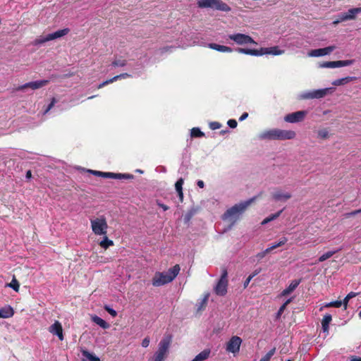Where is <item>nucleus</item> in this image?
Listing matches in <instances>:
<instances>
[{
	"label": "nucleus",
	"instance_id": "49",
	"mask_svg": "<svg viewBox=\"0 0 361 361\" xmlns=\"http://www.w3.org/2000/svg\"><path fill=\"white\" fill-rule=\"evenodd\" d=\"M228 125L231 128H235L237 126V121L234 119H230L228 121Z\"/></svg>",
	"mask_w": 361,
	"mask_h": 361
},
{
	"label": "nucleus",
	"instance_id": "54",
	"mask_svg": "<svg viewBox=\"0 0 361 361\" xmlns=\"http://www.w3.org/2000/svg\"><path fill=\"white\" fill-rule=\"evenodd\" d=\"M55 102H56L55 99H53L51 104L49 105L48 108L46 109L45 114L47 113L51 109V108L54 106Z\"/></svg>",
	"mask_w": 361,
	"mask_h": 361
},
{
	"label": "nucleus",
	"instance_id": "17",
	"mask_svg": "<svg viewBox=\"0 0 361 361\" xmlns=\"http://www.w3.org/2000/svg\"><path fill=\"white\" fill-rule=\"evenodd\" d=\"M14 314V310L10 305H6L0 309V318L7 319L12 317Z\"/></svg>",
	"mask_w": 361,
	"mask_h": 361
},
{
	"label": "nucleus",
	"instance_id": "53",
	"mask_svg": "<svg viewBox=\"0 0 361 361\" xmlns=\"http://www.w3.org/2000/svg\"><path fill=\"white\" fill-rule=\"evenodd\" d=\"M211 128L213 130L218 129L220 128V124L217 122H214L211 123Z\"/></svg>",
	"mask_w": 361,
	"mask_h": 361
},
{
	"label": "nucleus",
	"instance_id": "34",
	"mask_svg": "<svg viewBox=\"0 0 361 361\" xmlns=\"http://www.w3.org/2000/svg\"><path fill=\"white\" fill-rule=\"evenodd\" d=\"M336 252V251L326 252L319 257L318 261L319 262H322L331 258Z\"/></svg>",
	"mask_w": 361,
	"mask_h": 361
},
{
	"label": "nucleus",
	"instance_id": "28",
	"mask_svg": "<svg viewBox=\"0 0 361 361\" xmlns=\"http://www.w3.org/2000/svg\"><path fill=\"white\" fill-rule=\"evenodd\" d=\"M216 0H199L197 6L199 8H214Z\"/></svg>",
	"mask_w": 361,
	"mask_h": 361
},
{
	"label": "nucleus",
	"instance_id": "46",
	"mask_svg": "<svg viewBox=\"0 0 361 361\" xmlns=\"http://www.w3.org/2000/svg\"><path fill=\"white\" fill-rule=\"evenodd\" d=\"M104 309L105 310L109 313L113 317H115L116 315H117V312L116 310H114V309L111 308L108 305H105L104 306Z\"/></svg>",
	"mask_w": 361,
	"mask_h": 361
},
{
	"label": "nucleus",
	"instance_id": "63",
	"mask_svg": "<svg viewBox=\"0 0 361 361\" xmlns=\"http://www.w3.org/2000/svg\"><path fill=\"white\" fill-rule=\"evenodd\" d=\"M324 308H326L325 307H324V305L319 308V310L320 311H322L324 310Z\"/></svg>",
	"mask_w": 361,
	"mask_h": 361
},
{
	"label": "nucleus",
	"instance_id": "55",
	"mask_svg": "<svg viewBox=\"0 0 361 361\" xmlns=\"http://www.w3.org/2000/svg\"><path fill=\"white\" fill-rule=\"evenodd\" d=\"M350 361H361V357L357 356H350Z\"/></svg>",
	"mask_w": 361,
	"mask_h": 361
},
{
	"label": "nucleus",
	"instance_id": "19",
	"mask_svg": "<svg viewBox=\"0 0 361 361\" xmlns=\"http://www.w3.org/2000/svg\"><path fill=\"white\" fill-rule=\"evenodd\" d=\"M211 355V350L206 348L198 353L191 361H205Z\"/></svg>",
	"mask_w": 361,
	"mask_h": 361
},
{
	"label": "nucleus",
	"instance_id": "16",
	"mask_svg": "<svg viewBox=\"0 0 361 361\" xmlns=\"http://www.w3.org/2000/svg\"><path fill=\"white\" fill-rule=\"evenodd\" d=\"M326 92H309L300 96L302 99H321L326 96Z\"/></svg>",
	"mask_w": 361,
	"mask_h": 361
},
{
	"label": "nucleus",
	"instance_id": "14",
	"mask_svg": "<svg viewBox=\"0 0 361 361\" xmlns=\"http://www.w3.org/2000/svg\"><path fill=\"white\" fill-rule=\"evenodd\" d=\"M49 331L51 334L58 336L60 341L64 339L62 325L59 321H55L54 323L49 327Z\"/></svg>",
	"mask_w": 361,
	"mask_h": 361
},
{
	"label": "nucleus",
	"instance_id": "62",
	"mask_svg": "<svg viewBox=\"0 0 361 361\" xmlns=\"http://www.w3.org/2000/svg\"><path fill=\"white\" fill-rule=\"evenodd\" d=\"M332 88H323V89H319L318 90H325V91H327V90H331Z\"/></svg>",
	"mask_w": 361,
	"mask_h": 361
},
{
	"label": "nucleus",
	"instance_id": "33",
	"mask_svg": "<svg viewBox=\"0 0 361 361\" xmlns=\"http://www.w3.org/2000/svg\"><path fill=\"white\" fill-rule=\"evenodd\" d=\"M126 75H128V74H121L119 75H116L111 79L107 80L106 81L102 82V83H99L98 85H97V88L100 89L102 88L105 85L109 84L113 82L114 81L116 80L119 78H124Z\"/></svg>",
	"mask_w": 361,
	"mask_h": 361
},
{
	"label": "nucleus",
	"instance_id": "50",
	"mask_svg": "<svg viewBox=\"0 0 361 361\" xmlns=\"http://www.w3.org/2000/svg\"><path fill=\"white\" fill-rule=\"evenodd\" d=\"M208 298H209V294H207L204 296V299L202 300L201 307L198 309L199 310H201L202 308H204L206 306L207 300H208Z\"/></svg>",
	"mask_w": 361,
	"mask_h": 361
},
{
	"label": "nucleus",
	"instance_id": "40",
	"mask_svg": "<svg viewBox=\"0 0 361 361\" xmlns=\"http://www.w3.org/2000/svg\"><path fill=\"white\" fill-rule=\"evenodd\" d=\"M275 353V348L271 349L269 350L264 357H262L259 361H269L271 357Z\"/></svg>",
	"mask_w": 361,
	"mask_h": 361
},
{
	"label": "nucleus",
	"instance_id": "39",
	"mask_svg": "<svg viewBox=\"0 0 361 361\" xmlns=\"http://www.w3.org/2000/svg\"><path fill=\"white\" fill-rule=\"evenodd\" d=\"M341 305H342V301L336 300V301L325 303L324 305V307H340Z\"/></svg>",
	"mask_w": 361,
	"mask_h": 361
},
{
	"label": "nucleus",
	"instance_id": "8",
	"mask_svg": "<svg viewBox=\"0 0 361 361\" xmlns=\"http://www.w3.org/2000/svg\"><path fill=\"white\" fill-rule=\"evenodd\" d=\"M227 276V271L224 270L220 279L219 280V281L217 282L216 285L214 288V293L216 295L224 296L226 294L228 287Z\"/></svg>",
	"mask_w": 361,
	"mask_h": 361
},
{
	"label": "nucleus",
	"instance_id": "45",
	"mask_svg": "<svg viewBox=\"0 0 361 361\" xmlns=\"http://www.w3.org/2000/svg\"><path fill=\"white\" fill-rule=\"evenodd\" d=\"M271 251L270 250H269V247H267L266 250H264V251L262 252H260L259 253L257 254L256 255V257L258 259H263L268 253H269Z\"/></svg>",
	"mask_w": 361,
	"mask_h": 361
},
{
	"label": "nucleus",
	"instance_id": "31",
	"mask_svg": "<svg viewBox=\"0 0 361 361\" xmlns=\"http://www.w3.org/2000/svg\"><path fill=\"white\" fill-rule=\"evenodd\" d=\"M354 79H355V78H354V77H345L343 78L337 79L332 82V85H336V86L344 85Z\"/></svg>",
	"mask_w": 361,
	"mask_h": 361
},
{
	"label": "nucleus",
	"instance_id": "22",
	"mask_svg": "<svg viewBox=\"0 0 361 361\" xmlns=\"http://www.w3.org/2000/svg\"><path fill=\"white\" fill-rule=\"evenodd\" d=\"M218 11L228 12L231 10V7L221 0H216L214 8Z\"/></svg>",
	"mask_w": 361,
	"mask_h": 361
},
{
	"label": "nucleus",
	"instance_id": "58",
	"mask_svg": "<svg viewBox=\"0 0 361 361\" xmlns=\"http://www.w3.org/2000/svg\"><path fill=\"white\" fill-rule=\"evenodd\" d=\"M270 222V219H269L267 217L265 218L262 221V225H264L267 223Z\"/></svg>",
	"mask_w": 361,
	"mask_h": 361
},
{
	"label": "nucleus",
	"instance_id": "9",
	"mask_svg": "<svg viewBox=\"0 0 361 361\" xmlns=\"http://www.w3.org/2000/svg\"><path fill=\"white\" fill-rule=\"evenodd\" d=\"M173 336L171 334L164 335V336L161 338L160 342L158 344V349L156 353L164 356L167 357L169 348L172 343Z\"/></svg>",
	"mask_w": 361,
	"mask_h": 361
},
{
	"label": "nucleus",
	"instance_id": "1",
	"mask_svg": "<svg viewBox=\"0 0 361 361\" xmlns=\"http://www.w3.org/2000/svg\"><path fill=\"white\" fill-rule=\"evenodd\" d=\"M180 271V266L176 264L167 271H157L152 278V284L155 287H159L169 283L176 279Z\"/></svg>",
	"mask_w": 361,
	"mask_h": 361
},
{
	"label": "nucleus",
	"instance_id": "13",
	"mask_svg": "<svg viewBox=\"0 0 361 361\" xmlns=\"http://www.w3.org/2000/svg\"><path fill=\"white\" fill-rule=\"evenodd\" d=\"M49 82L47 80H37V81H33L27 82L20 87H18L16 90H23L25 89L30 88L33 90L39 89L44 85H46Z\"/></svg>",
	"mask_w": 361,
	"mask_h": 361
},
{
	"label": "nucleus",
	"instance_id": "43",
	"mask_svg": "<svg viewBox=\"0 0 361 361\" xmlns=\"http://www.w3.org/2000/svg\"><path fill=\"white\" fill-rule=\"evenodd\" d=\"M318 137L321 139H326L329 137V131L326 129H321L317 133Z\"/></svg>",
	"mask_w": 361,
	"mask_h": 361
},
{
	"label": "nucleus",
	"instance_id": "6",
	"mask_svg": "<svg viewBox=\"0 0 361 361\" xmlns=\"http://www.w3.org/2000/svg\"><path fill=\"white\" fill-rule=\"evenodd\" d=\"M255 200V197L251 198L245 202L237 204L227 210L224 214V218L233 216L243 212L245 209Z\"/></svg>",
	"mask_w": 361,
	"mask_h": 361
},
{
	"label": "nucleus",
	"instance_id": "29",
	"mask_svg": "<svg viewBox=\"0 0 361 361\" xmlns=\"http://www.w3.org/2000/svg\"><path fill=\"white\" fill-rule=\"evenodd\" d=\"M361 13V7L350 8L346 12L349 20H354L357 14Z\"/></svg>",
	"mask_w": 361,
	"mask_h": 361
},
{
	"label": "nucleus",
	"instance_id": "36",
	"mask_svg": "<svg viewBox=\"0 0 361 361\" xmlns=\"http://www.w3.org/2000/svg\"><path fill=\"white\" fill-rule=\"evenodd\" d=\"M126 63H127V61L122 58L116 59L112 62V65L115 67H116V66L123 67V66H126Z\"/></svg>",
	"mask_w": 361,
	"mask_h": 361
},
{
	"label": "nucleus",
	"instance_id": "59",
	"mask_svg": "<svg viewBox=\"0 0 361 361\" xmlns=\"http://www.w3.org/2000/svg\"><path fill=\"white\" fill-rule=\"evenodd\" d=\"M32 177V173L30 171H27V173H26V178H30Z\"/></svg>",
	"mask_w": 361,
	"mask_h": 361
},
{
	"label": "nucleus",
	"instance_id": "18",
	"mask_svg": "<svg viewBox=\"0 0 361 361\" xmlns=\"http://www.w3.org/2000/svg\"><path fill=\"white\" fill-rule=\"evenodd\" d=\"M300 280H293L291 281V283L289 284V286L284 289L281 293V296H286L289 294H290L300 284Z\"/></svg>",
	"mask_w": 361,
	"mask_h": 361
},
{
	"label": "nucleus",
	"instance_id": "2",
	"mask_svg": "<svg viewBox=\"0 0 361 361\" xmlns=\"http://www.w3.org/2000/svg\"><path fill=\"white\" fill-rule=\"evenodd\" d=\"M296 133L291 130L271 129L263 132L259 135V138L262 140H293L295 137Z\"/></svg>",
	"mask_w": 361,
	"mask_h": 361
},
{
	"label": "nucleus",
	"instance_id": "38",
	"mask_svg": "<svg viewBox=\"0 0 361 361\" xmlns=\"http://www.w3.org/2000/svg\"><path fill=\"white\" fill-rule=\"evenodd\" d=\"M191 137H198L204 135L203 133L198 128H193L190 132Z\"/></svg>",
	"mask_w": 361,
	"mask_h": 361
},
{
	"label": "nucleus",
	"instance_id": "57",
	"mask_svg": "<svg viewBox=\"0 0 361 361\" xmlns=\"http://www.w3.org/2000/svg\"><path fill=\"white\" fill-rule=\"evenodd\" d=\"M197 184L200 188H204V184L202 180H198Z\"/></svg>",
	"mask_w": 361,
	"mask_h": 361
},
{
	"label": "nucleus",
	"instance_id": "20",
	"mask_svg": "<svg viewBox=\"0 0 361 361\" xmlns=\"http://www.w3.org/2000/svg\"><path fill=\"white\" fill-rule=\"evenodd\" d=\"M90 318L94 323H95L96 324H97L104 329H107L110 326L109 324L105 320H104L103 319H102L101 317H98L96 314H92L90 316Z\"/></svg>",
	"mask_w": 361,
	"mask_h": 361
},
{
	"label": "nucleus",
	"instance_id": "25",
	"mask_svg": "<svg viewBox=\"0 0 361 361\" xmlns=\"http://www.w3.org/2000/svg\"><path fill=\"white\" fill-rule=\"evenodd\" d=\"M101 236H102V240L99 243L101 247L106 250L109 247L114 245V241L107 237V234L102 235Z\"/></svg>",
	"mask_w": 361,
	"mask_h": 361
},
{
	"label": "nucleus",
	"instance_id": "26",
	"mask_svg": "<svg viewBox=\"0 0 361 361\" xmlns=\"http://www.w3.org/2000/svg\"><path fill=\"white\" fill-rule=\"evenodd\" d=\"M332 320L331 315L329 314H326L324 316L322 320V327L324 332H329V326Z\"/></svg>",
	"mask_w": 361,
	"mask_h": 361
},
{
	"label": "nucleus",
	"instance_id": "7",
	"mask_svg": "<svg viewBox=\"0 0 361 361\" xmlns=\"http://www.w3.org/2000/svg\"><path fill=\"white\" fill-rule=\"evenodd\" d=\"M243 340L238 336H233L226 343V350L229 353H232L234 356L240 352Z\"/></svg>",
	"mask_w": 361,
	"mask_h": 361
},
{
	"label": "nucleus",
	"instance_id": "27",
	"mask_svg": "<svg viewBox=\"0 0 361 361\" xmlns=\"http://www.w3.org/2000/svg\"><path fill=\"white\" fill-rule=\"evenodd\" d=\"M209 47L221 52H231L232 49L229 47L217 44L215 43L209 44Z\"/></svg>",
	"mask_w": 361,
	"mask_h": 361
},
{
	"label": "nucleus",
	"instance_id": "30",
	"mask_svg": "<svg viewBox=\"0 0 361 361\" xmlns=\"http://www.w3.org/2000/svg\"><path fill=\"white\" fill-rule=\"evenodd\" d=\"M287 241H288V238L286 237H282L278 242L271 244L269 247V250H270V251H271L279 247L283 246L287 243Z\"/></svg>",
	"mask_w": 361,
	"mask_h": 361
},
{
	"label": "nucleus",
	"instance_id": "3",
	"mask_svg": "<svg viewBox=\"0 0 361 361\" xmlns=\"http://www.w3.org/2000/svg\"><path fill=\"white\" fill-rule=\"evenodd\" d=\"M90 226L92 233L96 235H106L108 232V223L104 215L90 219Z\"/></svg>",
	"mask_w": 361,
	"mask_h": 361
},
{
	"label": "nucleus",
	"instance_id": "61",
	"mask_svg": "<svg viewBox=\"0 0 361 361\" xmlns=\"http://www.w3.org/2000/svg\"><path fill=\"white\" fill-rule=\"evenodd\" d=\"M260 270H255L251 275H254L255 276L257 274L259 273Z\"/></svg>",
	"mask_w": 361,
	"mask_h": 361
},
{
	"label": "nucleus",
	"instance_id": "41",
	"mask_svg": "<svg viewBox=\"0 0 361 361\" xmlns=\"http://www.w3.org/2000/svg\"><path fill=\"white\" fill-rule=\"evenodd\" d=\"M292 301V298H290L287 300L279 308L278 312H277V317H279L281 314L284 312L285 309L286 308V306Z\"/></svg>",
	"mask_w": 361,
	"mask_h": 361
},
{
	"label": "nucleus",
	"instance_id": "11",
	"mask_svg": "<svg viewBox=\"0 0 361 361\" xmlns=\"http://www.w3.org/2000/svg\"><path fill=\"white\" fill-rule=\"evenodd\" d=\"M307 114V111H298L296 112L287 114L284 117V121L290 123H298L302 121L306 117Z\"/></svg>",
	"mask_w": 361,
	"mask_h": 361
},
{
	"label": "nucleus",
	"instance_id": "42",
	"mask_svg": "<svg viewBox=\"0 0 361 361\" xmlns=\"http://www.w3.org/2000/svg\"><path fill=\"white\" fill-rule=\"evenodd\" d=\"M166 357L155 352L153 357L148 361H164Z\"/></svg>",
	"mask_w": 361,
	"mask_h": 361
},
{
	"label": "nucleus",
	"instance_id": "10",
	"mask_svg": "<svg viewBox=\"0 0 361 361\" xmlns=\"http://www.w3.org/2000/svg\"><path fill=\"white\" fill-rule=\"evenodd\" d=\"M228 38L234 41L237 44L243 45L248 44H257V42L249 35L237 33L228 35Z\"/></svg>",
	"mask_w": 361,
	"mask_h": 361
},
{
	"label": "nucleus",
	"instance_id": "64",
	"mask_svg": "<svg viewBox=\"0 0 361 361\" xmlns=\"http://www.w3.org/2000/svg\"><path fill=\"white\" fill-rule=\"evenodd\" d=\"M359 317L361 318V311L359 312Z\"/></svg>",
	"mask_w": 361,
	"mask_h": 361
},
{
	"label": "nucleus",
	"instance_id": "32",
	"mask_svg": "<svg viewBox=\"0 0 361 361\" xmlns=\"http://www.w3.org/2000/svg\"><path fill=\"white\" fill-rule=\"evenodd\" d=\"M183 184V178H180L179 180H178L175 184L176 190L178 192V196L181 200H183V188H182Z\"/></svg>",
	"mask_w": 361,
	"mask_h": 361
},
{
	"label": "nucleus",
	"instance_id": "44",
	"mask_svg": "<svg viewBox=\"0 0 361 361\" xmlns=\"http://www.w3.org/2000/svg\"><path fill=\"white\" fill-rule=\"evenodd\" d=\"M348 20L349 19H348V17L347 16V14L345 13H343L338 16V18L336 20L334 21V24H338L341 22Z\"/></svg>",
	"mask_w": 361,
	"mask_h": 361
},
{
	"label": "nucleus",
	"instance_id": "56",
	"mask_svg": "<svg viewBox=\"0 0 361 361\" xmlns=\"http://www.w3.org/2000/svg\"><path fill=\"white\" fill-rule=\"evenodd\" d=\"M247 116H248V114H247V113H246V112H245V113H243V114L241 115V116L240 117L239 120H240V121H242L245 120V118H247Z\"/></svg>",
	"mask_w": 361,
	"mask_h": 361
},
{
	"label": "nucleus",
	"instance_id": "37",
	"mask_svg": "<svg viewBox=\"0 0 361 361\" xmlns=\"http://www.w3.org/2000/svg\"><path fill=\"white\" fill-rule=\"evenodd\" d=\"M8 286L10 288H13L15 291L18 292L20 284L16 278H13L11 282L9 284H8Z\"/></svg>",
	"mask_w": 361,
	"mask_h": 361
},
{
	"label": "nucleus",
	"instance_id": "52",
	"mask_svg": "<svg viewBox=\"0 0 361 361\" xmlns=\"http://www.w3.org/2000/svg\"><path fill=\"white\" fill-rule=\"evenodd\" d=\"M254 277V275H250L247 279L245 280V281L244 282V287L246 288L248 284L250 283V281L252 280V279Z\"/></svg>",
	"mask_w": 361,
	"mask_h": 361
},
{
	"label": "nucleus",
	"instance_id": "35",
	"mask_svg": "<svg viewBox=\"0 0 361 361\" xmlns=\"http://www.w3.org/2000/svg\"><path fill=\"white\" fill-rule=\"evenodd\" d=\"M357 295V293H355V292H350L346 296L345 298H344L343 301H342V305H344V307L345 309L347 308V306H348V303L349 302V300L355 297L356 295Z\"/></svg>",
	"mask_w": 361,
	"mask_h": 361
},
{
	"label": "nucleus",
	"instance_id": "4",
	"mask_svg": "<svg viewBox=\"0 0 361 361\" xmlns=\"http://www.w3.org/2000/svg\"><path fill=\"white\" fill-rule=\"evenodd\" d=\"M238 52L251 56H262L264 54L280 55L283 53V51L280 50L278 47L261 48L260 49H252L238 48Z\"/></svg>",
	"mask_w": 361,
	"mask_h": 361
},
{
	"label": "nucleus",
	"instance_id": "48",
	"mask_svg": "<svg viewBox=\"0 0 361 361\" xmlns=\"http://www.w3.org/2000/svg\"><path fill=\"white\" fill-rule=\"evenodd\" d=\"M282 211L283 210H281L276 214H271V216H268L267 218L269 219H270V221H271L277 219L280 216V214L282 213Z\"/></svg>",
	"mask_w": 361,
	"mask_h": 361
},
{
	"label": "nucleus",
	"instance_id": "47",
	"mask_svg": "<svg viewBox=\"0 0 361 361\" xmlns=\"http://www.w3.org/2000/svg\"><path fill=\"white\" fill-rule=\"evenodd\" d=\"M149 343H150V338L149 336H147L145 337L142 341V346L143 348H147L149 345Z\"/></svg>",
	"mask_w": 361,
	"mask_h": 361
},
{
	"label": "nucleus",
	"instance_id": "12",
	"mask_svg": "<svg viewBox=\"0 0 361 361\" xmlns=\"http://www.w3.org/2000/svg\"><path fill=\"white\" fill-rule=\"evenodd\" d=\"M353 60H344L336 61H325L319 65L321 68H334L343 66H350L353 63Z\"/></svg>",
	"mask_w": 361,
	"mask_h": 361
},
{
	"label": "nucleus",
	"instance_id": "23",
	"mask_svg": "<svg viewBox=\"0 0 361 361\" xmlns=\"http://www.w3.org/2000/svg\"><path fill=\"white\" fill-rule=\"evenodd\" d=\"M290 197L291 194L287 192L278 191L273 194V198L276 201L287 200Z\"/></svg>",
	"mask_w": 361,
	"mask_h": 361
},
{
	"label": "nucleus",
	"instance_id": "51",
	"mask_svg": "<svg viewBox=\"0 0 361 361\" xmlns=\"http://www.w3.org/2000/svg\"><path fill=\"white\" fill-rule=\"evenodd\" d=\"M361 213V209H357V210H354L348 214H347V216H355L358 214Z\"/></svg>",
	"mask_w": 361,
	"mask_h": 361
},
{
	"label": "nucleus",
	"instance_id": "15",
	"mask_svg": "<svg viewBox=\"0 0 361 361\" xmlns=\"http://www.w3.org/2000/svg\"><path fill=\"white\" fill-rule=\"evenodd\" d=\"M335 49L334 46H329L324 48L312 49L309 53V56L312 57H319L329 54Z\"/></svg>",
	"mask_w": 361,
	"mask_h": 361
},
{
	"label": "nucleus",
	"instance_id": "5",
	"mask_svg": "<svg viewBox=\"0 0 361 361\" xmlns=\"http://www.w3.org/2000/svg\"><path fill=\"white\" fill-rule=\"evenodd\" d=\"M69 31L70 30L68 28H64L62 30H59L53 33L48 34L44 37L40 36L33 41L32 44L34 46H39L47 42L54 40L66 35L69 32Z\"/></svg>",
	"mask_w": 361,
	"mask_h": 361
},
{
	"label": "nucleus",
	"instance_id": "24",
	"mask_svg": "<svg viewBox=\"0 0 361 361\" xmlns=\"http://www.w3.org/2000/svg\"><path fill=\"white\" fill-rule=\"evenodd\" d=\"M91 172L96 176H102L104 178H120L123 176L121 173H106L98 171H91Z\"/></svg>",
	"mask_w": 361,
	"mask_h": 361
},
{
	"label": "nucleus",
	"instance_id": "60",
	"mask_svg": "<svg viewBox=\"0 0 361 361\" xmlns=\"http://www.w3.org/2000/svg\"><path fill=\"white\" fill-rule=\"evenodd\" d=\"M160 207H161L164 211H166V210L169 209V207H168L166 205H165V204H160Z\"/></svg>",
	"mask_w": 361,
	"mask_h": 361
},
{
	"label": "nucleus",
	"instance_id": "21",
	"mask_svg": "<svg viewBox=\"0 0 361 361\" xmlns=\"http://www.w3.org/2000/svg\"><path fill=\"white\" fill-rule=\"evenodd\" d=\"M81 353L82 355V361H100L99 357L87 350H81Z\"/></svg>",
	"mask_w": 361,
	"mask_h": 361
}]
</instances>
